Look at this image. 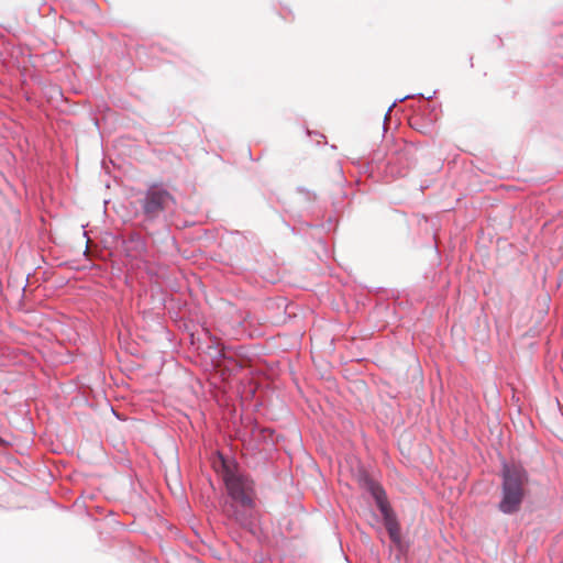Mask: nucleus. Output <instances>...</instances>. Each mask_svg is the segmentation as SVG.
I'll return each mask as SVG.
<instances>
[{
  "mask_svg": "<svg viewBox=\"0 0 563 563\" xmlns=\"http://www.w3.org/2000/svg\"><path fill=\"white\" fill-rule=\"evenodd\" d=\"M528 474L522 466L505 464L503 467V497L498 508L504 514L517 512L525 497Z\"/></svg>",
  "mask_w": 563,
  "mask_h": 563,
  "instance_id": "nucleus-1",
  "label": "nucleus"
},
{
  "mask_svg": "<svg viewBox=\"0 0 563 563\" xmlns=\"http://www.w3.org/2000/svg\"><path fill=\"white\" fill-rule=\"evenodd\" d=\"M175 202L174 196L167 189L153 185L141 200V207L147 219H156L162 212L169 210Z\"/></svg>",
  "mask_w": 563,
  "mask_h": 563,
  "instance_id": "nucleus-2",
  "label": "nucleus"
},
{
  "mask_svg": "<svg viewBox=\"0 0 563 563\" xmlns=\"http://www.w3.org/2000/svg\"><path fill=\"white\" fill-rule=\"evenodd\" d=\"M223 477L225 487L232 499L243 507H252L253 482L249 477L229 468L225 470Z\"/></svg>",
  "mask_w": 563,
  "mask_h": 563,
  "instance_id": "nucleus-3",
  "label": "nucleus"
},
{
  "mask_svg": "<svg viewBox=\"0 0 563 563\" xmlns=\"http://www.w3.org/2000/svg\"><path fill=\"white\" fill-rule=\"evenodd\" d=\"M372 494H373V496L376 500V504L382 514H386L387 511H390L385 490L380 486L373 485Z\"/></svg>",
  "mask_w": 563,
  "mask_h": 563,
  "instance_id": "nucleus-4",
  "label": "nucleus"
},
{
  "mask_svg": "<svg viewBox=\"0 0 563 563\" xmlns=\"http://www.w3.org/2000/svg\"><path fill=\"white\" fill-rule=\"evenodd\" d=\"M383 516H384L385 526L390 536V539L395 542H398L399 541V526H398L395 517L393 516L391 510L387 511L386 514H383Z\"/></svg>",
  "mask_w": 563,
  "mask_h": 563,
  "instance_id": "nucleus-5",
  "label": "nucleus"
},
{
  "mask_svg": "<svg viewBox=\"0 0 563 563\" xmlns=\"http://www.w3.org/2000/svg\"><path fill=\"white\" fill-rule=\"evenodd\" d=\"M190 562L191 563H200L198 560H195V559H190Z\"/></svg>",
  "mask_w": 563,
  "mask_h": 563,
  "instance_id": "nucleus-6",
  "label": "nucleus"
}]
</instances>
